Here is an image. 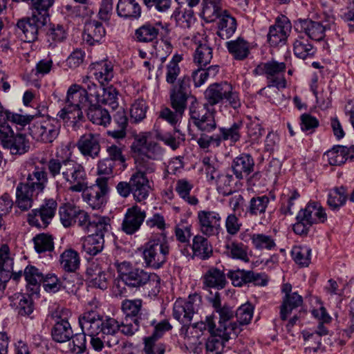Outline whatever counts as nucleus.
Returning <instances> with one entry per match:
<instances>
[{"mask_svg":"<svg viewBox=\"0 0 354 354\" xmlns=\"http://www.w3.org/2000/svg\"><path fill=\"white\" fill-rule=\"evenodd\" d=\"M47 169L52 178L61 176L68 185L71 192L80 193L87 187L88 178L84 167L71 158H51L47 162Z\"/></svg>","mask_w":354,"mask_h":354,"instance_id":"nucleus-1","label":"nucleus"},{"mask_svg":"<svg viewBox=\"0 0 354 354\" xmlns=\"http://www.w3.org/2000/svg\"><path fill=\"white\" fill-rule=\"evenodd\" d=\"M119 277L129 288L147 290L149 297H156L160 292V278L154 272L140 268H134L128 261L115 263Z\"/></svg>","mask_w":354,"mask_h":354,"instance_id":"nucleus-2","label":"nucleus"},{"mask_svg":"<svg viewBox=\"0 0 354 354\" xmlns=\"http://www.w3.org/2000/svg\"><path fill=\"white\" fill-rule=\"evenodd\" d=\"M170 246L165 234L149 239L143 246L142 257L148 267L158 269L167 261Z\"/></svg>","mask_w":354,"mask_h":354,"instance_id":"nucleus-3","label":"nucleus"},{"mask_svg":"<svg viewBox=\"0 0 354 354\" xmlns=\"http://www.w3.org/2000/svg\"><path fill=\"white\" fill-rule=\"evenodd\" d=\"M286 66L284 62L275 60L262 62L257 65L253 71L257 75H266L267 87H276L282 89L286 87V80L284 76Z\"/></svg>","mask_w":354,"mask_h":354,"instance_id":"nucleus-4","label":"nucleus"},{"mask_svg":"<svg viewBox=\"0 0 354 354\" xmlns=\"http://www.w3.org/2000/svg\"><path fill=\"white\" fill-rule=\"evenodd\" d=\"M149 132H142L136 135L132 144V150L139 156H145L151 160H162L165 150L159 143L149 140Z\"/></svg>","mask_w":354,"mask_h":354,"instance_id":"nucleus-5","label":"nucleus"},{"mask_svg":"<svg viewBox=\"0 0 354 354\" xmlns=\"http://www.w3.org/2000/svg\"><path fill=\"white\" fill-rule=\"evenodd\" d=\"M57 203L52 198L44 200L39 208L32 209L28 214L27 221L32 227H46L55 215Z\"/></svg>","mask_w":354,"mask_h":354,"instance_id":"nucleus-6","label":"nucleus"},{"mask_svg":"<svg viewBox=\"0 0 354 354\" xmlns=\"http://www.w3.org/2000/svg\"><path fill=\"white\" fill-rule=\"evenodd\" d=\"M48 21L45 17L32 13L31 17L22 18L17 21V31L21 32L19 34L25 41L32 42L37 39L39 32Z\"/></svg>","mask_w":354,"mask_h":354,"instance_id":"nucleus-7","label":"nucleus"},{"mask_svg":"<svg viewBox=\"0 0 354 354\" xmlns=\"http://www.w3.org/2000/svg\"><path fill=\"white\" fill-rule=\"evenodd\" d=\"M109 192L107 177H98L95 180V185L87 187L82 193L84 200L93 208L100 209L106 202V196Z\"/></svg>","mask_w":354,"mask_h":354,"instance_id":"nucleus-8","label":"nucleus"},{"mask_svg":"<svg viewBox=\"0 0 354 354\" xmlns=\"http://www.w3.org/2000/svg\"><path fill=\"white\" fill-rule=\"evenodd\" d=\"M191 96L190 79L184 76L178 79L170 90V101L171 107L179 113H183L186 107L187 102Z\"/></svg>","mask_w":354,"mask_h":354,"instance_id":"nucleus-9","label":"nucleus"},{"mask_svg":"<svg viewBox=\"0 0 354 354\" xmlns=\"http://www.w3.org/2000/svg\"><path fill=\"white\" fill-rule=\"evenodd\" d=\"M60 127L61 125L58 120L48 118L41 122L32 124L30 128V133L37 141L51 143L58 136Z\"/></svg>","mask_w":354,"mask_h":354,"instance_id":"nucleus-10","label":"nucleus"},{"mask_svg":"<svg viewBox=\"0 0 354 354\" xmlns=\"http://www.w3.org/2000/svg\"><path fill=\"white\" fill-rule=\"evenodd\" d=\"M203 111L196 98H194L189 106V115L194 124L201 131L211 132L216 128L214 113L205 111L203 113Z\"/></svg>","mask_w":354,"mask_h":354,"instance_id":"nucleus-11","label":"nucleus"},{"mask_svg":"<svg viewBox=\"0 0 354 354\" xmlns=\"http://www.w3.org/2000/svg\"><path fill=\"white\" fill-rule=\"evenodd\" d=\"M200 232L207 236L218 234L221 227L220 214L212 210H200L197 213Z\"/></svg>","mask_w":354,"mask_h":354,"instance_id":"nucleus-12","label":"nucleus"},{"mask_svg":"<svg viewBox=\"0 0 354 354\" xmlns=\"http://www.w3.org/2000/svg\"><path fill=\"white\" fill-rule=\"evenodd\" d=\"M291 24L287 17L282 16L276 19L274 25L269 28L268 41L271 46L284 45L291 31Z\"/></svg>","mask_w":354,"mask_h":354,"instance_id":"nucleus-13","label":"nucleus"},{"mask_svg":"<svg viewBox=\"0 0 354 354\" xmlns=\"http://www.w3.org/2000/svg\"><path fill=\"white\" fill-rule=\"evenodd\" d=\"M76 145L84 158L95 159L101 151L100 136L98 133H84L80 136Z\"/></svg>","mask_w":354,"mask_h":354,"instance_id":"nucleus-14","label":"nucleus"},{"mask_svg":"<svg viewBox=\"0 0 354 354\" xmlns=\"http://www.w3.org/2000/svg\"><path fill=\"white\" fill-rule=\"evenodd\" d=\"M80 326L86 335L96 336L101 334L103 317L95 310H88L79 317Z\"/></svg>","mask_w":354,"mask_h":354,"instance_id":"nucleus-15","label":"nucleus"},{"mask_svg":"<svg viewBox=\"0 0 354 354\" xmlns=\"http://www.w3.org/2000/svg\"><path fill=\"white\" fill-rule=\"evenodd\" d=\"M146 218V212L138 205L128 208L122 223V230L127 234L137 232Z\"/></svg>","mask_w":354,"mask_h":354,"instance_id":"nucleus-16","label":"nucleus"},{"mask_svg":"<svg viewBox=\"0 0 354 354\" xmlns=\"http://www.w3.org/2000/svg\"><path fill=\"white\" fill-rule=\"evenodd\" d=\"M196 310V305L190 297L188 299H178L174 304L173 316L183 325H189Z\"/></svg>","mask_w":354,"mask_h":354,"instance_id":"nucleus-17","label":"nucleus"},{"mask_svg":"<svg viewBox=\"0 0 354 354\" xmlns=\"http://www.w3.org/2000/svg\"><path fill=\"white\" fill-rule=\"evenodd\" d=\"M297 31L304 32L308 37L314 41H321L325 37V28L319 21L310 19H299L295 25Z\"/></svg>","mask_w":354,"mask_h":354,"instance_id":"nucleus-18","label":"nucleus"},{"mask_svg":"<svg viewBox=\"0 0 354 354\" xmlns=\"http://www.w3.org/2000/svg\"><path fill=\"white\" fill-rule=\"evenodd\" d=\"M131 194L137 202L147 199L151 189L149 182L146 176L141 172H135L130 178Z\"/></svg>","mask_w":354,"mask_h":354,"instance_id":"nucleus-19","label":"nucleus"},{"mask_svg":"<svg viewBox=\"0 0 354 354\" xmlns=\"http://www.w3.org/2000/svg\"><path fill=\"white\" fill-rule=\"evenodd\" d=\"M101 334L106 345L110 348L118 345L120 342V324L114 318L106 317L103 318Z\"/></svg>","mask_w":354,"mask_h":354,"instance_id":"nucleus-20","label":"nucleus"},{"mask_svg":"<svg viewBox=\"0 0 354 354\" xmlns=\"http://www.w3.org/2000/svg\"><path fill=\"white\" fill-rule=\"evenodd\" d=\"M299 217L308 221L312 225L324 223L327 219L324 209L316 202H310L299 212Z\"/></svg>","mask_w":354,"mask_h":354,"instance_id":"nucleus-21","label":"nucleus"},{"mask_svg":"<svg viewBox=\"0 0 354 354\" xmlns=\"http://www.w3.org/2000/svg\"><path fill=\"white\" fill-rule=\"evenodd\" d=\"M92 102L88 93L81 85L74 84L68 89L65 99V105H71L80 107H88Z\"/></svg>","mask_w":354,"mask_h":354,"instance_id":"nucleus-22","label":"nucleus"},{"mask_svg":"<svg viewBox=\"0 0 354 354\" xmlns=\"http://www.w3.org/2000/svg\"><path fill=\"white\" fill-rule=\"evenodd\" d=\"M38 195L24 183H19L16 188L15 203L21 211H28L33 206Z\"/></svg>","mask_w":354,"mask_h":354,"instance_id":"nucleus-23","label":"nucleus"},{"mask_svg":"<svg viewBox=\"0 0 354 354\" xmlns=\"http://www.w3.org/2000/svg\"><path fill=\"white\" fill-rule=\"evenodd\" d=\"M86 274L89 286L101 290L107 288L106 274L97 263H93L90 264L86 269Z\"/></svg>","mask_w":354,"mask_h":354,"instance_id":"nucleus-24","label":"nucleus"},{"mask_svg":"<svg viewBox=\"0 0 354 354\" xmlns=\"http://www.w3.org/2000/svg\"><path fill=\"white\" fill-rule=\"evenodd\" d=\"M218 19L217 35L223 39H229L236 30L235 18L228 11L223 10Z\"/></svg>","mask_w":354,"mask_h":354,"instance_id":"nucleus-25","label":"nucleus"},{"mask_svg":"<svg viewBox=\"0 0 354 354\" xmlns=\"http://www.w3.org/2000/svg\"><path fill=\"white\" fill-rule=\"evenodd\" d=\"M106 31L102 23L96 20L86 22L83 32V39L89 45L99 42L105 35Z\"/></svg>","mask_w":354,"mask_h":354,"instance_id":"nucleus-26","label":"nucleus"},{"mask_svg":"<svg viewBox=\"0 0 354 354\" xmlns=\"http://www.w3.org/2000/svg\"><path fill=\"white\" fill-rule=\"evenodd\" d=\"M116 12L120 17L134 20L141 15V8L136 0H119Z\"/></svg>","mask_w":354,"mask_h":354,"instance_id":"nucleus-27","label":"nucleus"},{"mask_svg":"<svg viewBox=\"0 0 354 354\" xmlns=\"http://www.w3.org/2000/svg\"><path fill=\"white\" fill-rule=\"evenodd\" d=\"M24 275L27 282V288L29 290L30 295L37 296L41 283L44 280V274L35 266H28L24 270Z\"/></svg>","mask_w":354,"mask_h":354,"instance_id":"nucleus-28","label":"nucleus"},{"mask_svg":"<svg viewBox=\"0 0 354 354\" xmlns=\"http://www.w3.org/2000/svg\"><path fill=\"white\" fill-rule=\"evenodd\" d=\"M229 84L226 82L210 84L205 91V97L207 103L214 106L224 102Z\"/></svg>","mask_w":354,"mask_h":354,"instance_id":"nucleus-29","label":"nucleus"},{"mask_svg":"<svg viewBox=\"0 0 354 354\" xmlns=\"http://www.w3.org/2000/svg\"><path fill=\"white\" fill-rule=\"evenodd\" d=\"M254 166L252 158L248 154H242L233 160L232 168L236 178L242 179L253 171Z\"/></svg>","mask_w":354,"mask_h":354,"instance_id":"nucleus-30","label":"nucleus"},{"mask_svg":"<svg viewBox=\"0 0 354 354\" xmlns=\"http://www.w3.org/2000/svg\"><path fill=\"white\" fill-rule=\"evenodd\" d=\"M53 339L59 343L70 341L73 336V331L66 318L57 321L51 330Z\"/></svg>","mask_w":354,"mask_h":354,"instance_id":"nucleus-31","label":"nucleus"},{"mask_svg":"<svg viewBox=\"0 0 354 354\" xmlns=\"http://www.w3.org/2000/svg\"><path fill=\"white\" fill-rule=\"evenodd\" d=\"M48 183L47 173L38 167L29 173L26 182L24 183L26 186L35 191L37 194L42 193Z\"/></svg>","mask_w":354,"mask_h":354,"instance_id":"nucleus-32","label":"nucleus"},{"mask_svg":"<svg viewBox=\"0 0 354 354\" xmlns=\"http://www.w3.org/2000/svg\"><path fill=\"white\" fill-rule=\"evenodd\" d=\"M192 257H198L201 260L209 259L213 254L212 246L207 238L196 235L193 238Z\"/></svg>","mask_w":354,"mask_h":354,"instance_id":"nucleus-33","label":"nucleus"},{"mask_svg":"<svg viewBox=\"0 0 354 354\" xmlns=\"http://www.w3.org/2000/svg\"><path fill=\"white\" fill-rule=\"evenodd\" d=\"M61 268L67 272H74L80 267V258L77 251L69 248L65 250L59 256Z\"/></svg>","mask_w":354,"mask_h":354,"instance_id":"nucleus-34","label":"nucleus"},{"mask_svg":"<svg viewBox=\"0 0 354 354\" xmlns=\"http://www.w3.org/2000/svg\"><path fill=\"white\" fill-rule=\"evenodd\" d=\"M87 117L93 124L102 126H106L111 122V118L105 109L100 105L91 102L86 109Z\"/></svg>","mask_w":354,"mask_h":354,"instance_id":"nucleus-35","label":"nucleus"},{"mask_svg":"<svg viewBox=\"0 0 354 354\" xmlns=\"http://www.w3.org/2000/svg\"><path fill=\"white\" fill-rule=\"evenodd\" d=\"M160 24L145 23L135 31V39L138 42L149 43L153 41L160 32Z\"/></svg>","mask_w":354,"mask_h":354,"instance_id":"nucleus-36","label":"nucleus"},{"mask_svg":"<svg viewBox=\"0 0 354 354\" xmlns=\"http://www.w3.org/2000/svg\"><path fill=\"white\" fill-rule=\"evenodd\" d=\"M30 147V142L26 135L20 133H15L14 136L3 147L10 151L12 155H23L27 153Z\"/></svg>","mask_w":354,"mask_h":354,"instance_id":"nucleus-37","label":"nucleus"},{"mask_svg":"<svg viewBox=\"0 0 354 354\" xmlns=\"http://www.w3.org/2000/svg\"><path fill=\"white\" fill-rule=\"evenodd\" d=\"M84 107L64 105V106L57 113V117L62 119L64 122H71L75 128L77 122H82L84 120V115L82 111Z\"/></svg>","mask_w":354,"mask_h":354,"instance_id":"nucleus-38","label":"nucleus"},{"mask_svg":"<svg viewBox=\"0 0 354 354\" xmlns=\"http://www.w3.org/2000/svg\"><path fill=\"white\" fill-rule=\"evenodd\" d=\"M223 0H203L201 16L207 22L214 21L221 15Z\"/></svg>","mask_w":354,"mask_h":354,"instance_id":"nucleus-39","label":"nucleus"},{"mask_svg":"<svg viewBox=\"0 0 354 354\" xmlns=\"http://www.w3.org/2000/svg\"><path fill=\"white\" fill-rule=\"evenodd\" d=\"M13 260L10 257L8 245H3L0 248V281L6 283L10 278L12 270Z\"/></svg>","mask_w":354,"mask_h":354,"instance_id":"nucleus-40","label":"nucleus"},{"mask_svg":"<svg viewBox=\"0 0 354 354\" xmlns=\"http://www.w3.org/2000/svg\"><path fill=\"white\" fill-rule=\"evenodd\" d=\"M214 327L215 324H209V332L211 335L206 342L207 353V354H222L226 342L215 332Z\"/></svg>","mask_w":354,"mask_h":354,"instance_id":"nucleus-41","label":"nucleus"},{"mask_svg":"<svg viewBox=\"0 0 354 354\" xmlns=\"http://www.w3.org/2000/svg\"><path fill=\"white\" fill-rule=\"evenodd\" d=\"M295 55L302 59L313 57L315 53V48L308 39L303 35H299L293 43Z\"/></svg>","mask_w":354,"mask_h":354,"instance_id":"nucleus-42","label":"nucleus"},{"mask_svg":"<svg viewBox=\"0 0 354 354\" xmlns=\"http://www.w3.org/2000/svg\"><path fill=\"white\" fill-rule=\"evenodd\" d=\"M226 45L228 51L236 59L243 60L250 53L249 44L243 39L238 38L236 40L227 41Z\"/></svg>","mask_w":354,"mask_h":354,"instance_id":"nucleus-43","label":"nucleus"},{"mask_svg":"<svg viewBox=\"0 0 354 354\" xmlns=\"http://www.w3.org/2000/svg\"><path fill=\"white\" fill-rule=\"evenodd\" d=\"M243 127V122L238 120L234 122L230 127L219 128L220 144L223 140H230L232 143H236L240 140L241 129Z\"/></svg>","mask_w":354,"mask_h":354,"instance_id":"nucleus-44","label":"nucleus"},{"mask_svg":"<svg viewBox=\"0 0 354 354\" xmlns=\"http://www.w3.org/2000/svg\"><path fill=\"white\" fill-rule=\"evenodd\" d=\"M104 244V239L101 235L89 234L83 241L82 249L86 253L95 256L103 250Z\"/></svg>","mask_w":354,"mask_h":354,"instance_id":"nucleus-45","label":"nucleus"},{"mask_svg":"<svg viewBox=\"0 0 354 354\" xmlns=\"http://www.w3.org/2000/svg\"><path fill=\"white\" fill-rule=\"evenodd\" d=\"M110 218L105 216H93L92 222L88 230V234L101 235L104 239L106 234L111 230Z\"/></svg>","mask_w":354,"mask_h":354,"instance_id":"nucleus-46","label":"nucleus"},{"mask_svg":"<svg viewBox=\"0 0 354 354\" xmlns=\"http://www.w3.org/2000/svg\"><path fill=\"white\" fill-rule=\"evenodd\" d=\"M225 283V274L217 268L209 269L204 275V284L207 287L222 289Z\"/></svg>","mask_w":354,"mask_h":354,"instance_id":"nucleus-47","label":"nucleus"},{"mask_svg":"<svg viewBox=\"0 0 354 354\" xmlns=\"http://www.w3.org/2000/svg\"><path fill=\"white\" fill-rule=\"evenodd\" d=\"M325 322H319L317 326V329L315 333H309L304 332L303 333L304 339L306 342H310L311 339H315L316 346H306L304 349L306 354H311V353H316L320 348L321 345V336L326 335L328 334V330L324 326Z\"/></svg>","mask_w":354,"mask_h":354,"instance_id":"nucleus-48","label":"nucleus"},{"mask_svg":"<svg viewBox=\"0 0 354 354\" xmlns=\"http://www.w3.org/2000/svg\"><path fill=\"white\" fill-rule=\"evenodd\" d=\"M302 302V297L296 292H292L290 295L285 296L280 310L281 319L286 320L292 310L301 306Z\"/></svg>","mask_w":354,"mask_h":354,"instance_id":"nucleus-49","label":"nucleus"},{"mask_svg":"<svg viewBox=\"0 0 354 354\" xmlns=\"http://www.w3.org/2000/svg\"><path fill=\"white\" fill-rule=\"evenodd\" d=\"M93 66L95 69L94 75L100 84H104V82H109L113 79V69L111 62L102 61L93 64Z\"/></svg>","mask_w":354,"mask_h":354,"instance_id":"nucleus-50","label":"nucleus"},{"mask_svg":"<svg viewBox=\"0 0 354 354\" xmlns=\"http://www.w3.org/2000/svg\"><path fill=\"white\" fill-rule=\"evenodd\" d=\"M212 59V49L207 44V41L203 43L200 42L196 48L194 55V61L199 66H206L209 64Z\"/></svg>","mask_w":354,"mask_h":354,"instance_id":"nucleus-51","label":"nucleus"},{"mask_svg":"<svg viewBox=\"0 0 354 354\" xmlns=\"http://www.w3.org/2000/svg\"><path fill=\"white\" fill-rule=\"evenodd\" d=\"M270 203L268 196L263 195L252 197L247 208V212L252 216H261L263 214Z\"/></svg>","mask_w":354,"mask_h":354,"instance_id":"nucleus-52","label":"nucleus"},{"mask_svg":"<svg viewBox=\"0 0 354 354\" xmlns=\"http://www.w3.org/2000/svg\"><path fill=\"white\" fill-rule=\"evenodd\" d=\"M193 188V185L186 179H179L176 182L175 190L180 198L192 205L198 204V200L194 196L189 194Z\"/></svg>","mask_w":354,"mask_h":354,"instance_id":"nucleus-53","label":"nucleus"},{"mask_svg":"<svg viewBox=\"0 0 354 354\" xmlns=\"http://www.w3.org/2000/svg\"><path fill=\"white\" fill-rule=\"evenodd\" d=\"M157 138L175 151L179 148L180 144L185 140V134L181 133L179 130L159 133Z\"/></svg>","mask_w":354,"mask_h":354,"instance_id":"nucleus-54","label":"nucleus"},{"mask_svg":"<svg viewBox=\"0 0 354 354\" xmlns=\"http://www.w3.org/2000/svg\"><path fill=\"white\" fill-rule=\"evenodd\" d=\"M347 199V190L344 186L336 187L330 192L327 203L333 209H337L344 205Z\"/></svg>","mask_w":354,"mask_h":354,"instance_id":"nucleus-55","label":"nucleus"},{"mask_svg":"<svg viewBox=\"0 0 354 354\" xmlns=\"http://www.w3.org/2000/svg\"><path fill=\"white\" fill-rule=\"evenodd\" d=\"M218 72L217 65L210 66L205 69L200 66L197 70L192 73V78L195 86L198 87L203 84L208 77H214Z\"/></svg>","mask_w":354,"mask_h":354,"instance_id":"nucleus-56","label":"nucleus"},{"mask_svg":"<svg viewBox=\"0 0 354 354\" xmlns=\"http://www.w3.org/2000/svg\"><path fill=\"white\" fill-rule=\"evenodd\" d=\"M227 256L245 262L249 261L247 246L242 243L232 242L225 245Z\"/></svg>","mask_w":354,"mask_h":354,"instance_id":"nucleus-57","label":"nucleus"},{"mask_svg":"<svg viewBox=\"0 0 354 354\" xmlns=\"http://www.w3.org/2000/svg\"><path fill=\"white\" fill-rule=\"evenodd\" d=\"M118 95L116 88L110 86L102 89V94L99 93V97L95 99V102L97 104H109L113 109H115L118 106Z\"/></svg>","mask_w":354,"mask_h":354,"instance_id":"nucleus-58","label":"nucleus"},{"mask_svg":"<svg viewBox=\"0 0 354 354\" xmlns=\"http://www.w3.org/2000/svg\"><path fill=\"white\" fill-rule=\"evenodd\" d=\"M252 243L257 250H274L277 245L274 239L265 234H253L250 236Z\"/></svg>","mask_w":354,"mask_h":354,"instance_id":"nucleus-59","label":"nucleus"},{"mask_svg":"<svg viewBox=\"0 0 354 354\" xmlns=\"http://www.w3.org/2000/svg\"><path fill=\"white\" fill-rule=\"evenodd\" d=\"M347 147L344 146H337L332 149L328 150L324 153V156L331 165H341L344 164L346 159V153Z\"/></svg>","mask_w":354,"mask_h":354,"instance_id":"nucleus-60","label":"nucleus"},{"mask_svg":"<svg viewBox=\"0 0 354 354\" xmlns=\"http://www.w3.org/2000/svg\"><path fill=\"white\" fill-rule=\"evenodd\" d=\"M78 207L65 205L59 207L60 221L64 227H69L75 223V216L78 212Z\"/></svg>","mask_w":354,"mask_h":354,"instance_id":"nucleus-61","label":"nucleus"},{"mask_svg":"<svg viewBox=\"0 0 354 354\" xmlns=\"http://www.w3.org/2000/svg\"><path fill=\"white\" fill-rule=\"evenodd\" d=\"M16 301L14 305L16 306L18 314L22 316L29 315L33 311L32 301L30 296L18 294L15 295Z\"/></svg>","mask_w":354,"mask_h":354,"instance_id":"nucleus-62","label":"nucleus"},{"mask_svg":"<svg viewBox=\"0 0 354 354\" xmlns=\"http://www.w3.org/2000/svg\"><path fill=\"white\" fill-rule=\"evenodd\" d=\"M311 250L307 246H295L292 250L295 261L301 266H308L310 262Z\"/></svg>","mask_w":354,"mask_h":354,"instance_id":"nucleus-63","label":"nucleus"},{"mask_svg":"<svg viewBox=\"0 0 354 354\" xmlns=\"http://www.w3.org/2000/svg\"><path fill=\"white\" fill-rule=\"evenodd\" d=\"M142 301L140 299H125L122 303V310L125 317L134 318L142 310Z\"/></svg>","mask_w":354,"mask_h":354,"instance_id":"nucleus-64","label":"nucleus"}]
</instances>
